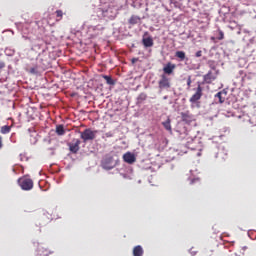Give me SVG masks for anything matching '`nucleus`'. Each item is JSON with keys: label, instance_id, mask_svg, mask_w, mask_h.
<instances>
[{"label": "nucleus", "instance_id": "nucleus-1", "mask_svg": "<svg viewBox=\"0 0 256 256\" xmlns=\"http://www.w3.org/2000/svg\"><path fill=\"white\" fill-rule=\"evenodd\" d=\"M97 133V130L86 128L83 132H80V139H82L83 143H87V141H93V139L97 137Z\"/></svg>", "mask_w": 256, "mask_h": 256}, {"label": "nucleus", "instance_id": "nucleus-2", "mask_svg": "<svg viewBox=\"0 0 256 256\" xmlns=\"http://www.w3.org/2000/svg\"><path fill=\"white\" fill-rule=\"evenodd\" d=\"M18 184L23 191H31V189H33V180L27 176L20 178Z\"/></svg>", "mask_w": 256, "mask_h": 256}, {"label": "nucleus", "instance_id": "nucleus-3", "mask_svg": "<svg viewBox=\"0 0 256 256\" xmlns=\"http://www.w3.org/2000/svg\"><path fill=\"white\" fill-rule=\"evenodd\" d=\"M217 75H219V71H217V69L215 68V66H213L209 72L204 75L203 79H204V83H207L208 85H210V83L212 81H215V79H217Z\"/></svg>", "mask_w": 256, "mask_h": 256}, {"label": "nucleus", "instance_id": "nucleus-4", "mask_svg": "<svg viewBox=\"0 0 256 256\" xmlns=\"http://www.w3.org/2000/svg\"><path fill=\"white\" fill-rule=\"evenodd\" d=\"M47 68L41 66V65H33V66H27L26 71L30 75H43L45 73V70Z\"/></svg>", "mask_w": 256, "mask_h": 256}, {"label": "nucleus", "instance_id": "nucleus-5", "mask_svg": "<svg viewBox=\"0 0 256 256\" xmlns=\"http://www.w3.org/2000/svg\"><path fill=\"white\" fill-rule=\"evenodd\" d=\"M158 87L159 89H169L171 87V79L167 75L162 74L158 82Z\"/></svg>", "mask_w": 256, "mask_h": 256}, {"label": "nucleus", "instance_id": "nucleus-6", "mask_svg": "<svg viewBox=\"0 0 256 256\" xmlns=\"http://www.w3.org/2000/svg\"><path fill=\"white\" fill-rule=\"evenodd\" d=\"M201 97H203V87H201V83L198 82L196 92L190 98V103H197V101H199V99H201Z\"/></svg>", "mask_w": 256, "mask_h": 256}, {"label": "nucleus", "instance_id": "nucleus-7", "mask_svg": "<svg viewBox=\"0 0 256 256\" xmlns=\"http://www.w3.org/2000/svg\"><path fill=\"white\" fill-rule=\"evenodd\" d=\"M79 145H81V140L73 139L72 142L68 144L70 152L78 153L79 149H81V147H79Z\"/></svg>", "mask_w": 256, "mask_h": 256}, {"label": "nucleus", "instance_id": "nucleus-8", "mask_svg": "<svg viewBox=\"0 0 256 256\" xmlns=\"http://www.w3.org/2000/svg\"><path fill=\"white\" fill-rule=\"evenodd\" d=\"M123 161L125 163H128V165H133V163H135V161H137V157H135V154H133L131 152H126L123 155Z\"/></svg>", "mask_w": 256, "mask_h": 256}, {"label": "nucleus", "instance_id": "nucleus-9", "mask_svg": "<svg viewBox=\"0 0 256 256\" xmlns=\"http://www.w3.org/2000/svg\"><path fill=\"white\" fill-rule=\"evenodd\" d=\"M181 117L182 121H184V123H187L188 125L195 121V116H193V114H191L190 112H182Z\"/></svg>", "mask_w": 256, "mask_h": 256}, {"label": "nucleus", "instance_id": "nucleus-10", "mask_svg": "<svg viewBox=\"0 0 256 256\" xmlns=\"http://www.w3.org/2000/svg\"><path fill=\"white\" fill-rule=\"evenodd\" d=\"M102 167L103 169H106L107 171H111L113 169V158L108 157L102 161Z\"/></svg>", "mask_w": 256, "mask_h": 256}, {"label": "nucleus", "instance_id": "nucleus-11", "mask_svg": "<svg viewBox=\"0 0 256 256\" xmlns=\"http://www.w3.org/2000/svg\"><path fill=\"white\" fill-rule=\"evenodd\" d=\"M215 99H218L219 103H225V99H227V91L223 90V91L218 92L215 95Z\"/></svg>", "mask_w": 256, "mask_h": 256}, {"label": "nucleus", "instance_id": "nucleus-12", "mask_svg": "<svg viewBox=\"0 0 256 256\" xmlns=\"http://www.w3.org/2000/svg\"><path fill=\"white\" fill-rule=\"evenodd\" d=\"M164 75H173V71H175V65H167L163 68Z\"/></svg>", "mask_w": 256, "mask_h": 256}, {"label": "nucleus", "instance_id": "nucleus-13", "mask_svg": "<svg viewBox=\"0 0 256 256\" xmlns=\"http://www.w3.org/2000/svg\"><path fill=\"white\" fill-rule=\"evenodd\" d=\"M142 44L146 48L147 47H153V45H154L153 38H151V37L143 38L142 39Z\"/></svg>", "mask_w": 256, "mask_h": 256}, {"label": "nucleus", "instance_id": "nucleus-14", "mask_svg": "<svg viewBox=\"0 0 256 256\" xmlns=\"http://www.w3.org/2000/svg\"><path fill=\"white\" fill-rule=\"evenodd\" d=\"M143 253H144V250L141 245L135 246L133 248V256H142Z\"/></svg>", "mask_w": 256, "mask_h": 256}, {"label": "nucleus", "instance_id": "nucleus-15", "mask_svg": "<svg viewBox=\"0 0 256 256\" xmlns=\"http://www.w3.org/2000/svg\"><path fill=\"white\" fill-rule=\"evenodd\" d=\"M175 57H176L179 61H185V59H187V56H186V54H185L184 51H176Z\"/></svg>", "mask_w": 256, "mask_h": 256}, {"label": "nucleus", "instance_id": "nucleus-16", "mask_svg": "<svg viewBox=\"0 0 256 256\" xmlns=\"http://www.w3.org/2000/svg\"><path fill=\"white\" fill-rule=\"evenodd\" d=\"M163 127L166 129V131H169L171 133V119H167L165 122H162Z\"/></svg>", "mask_w": 256, "mask_h": 256}, {"label": "nucleus", "instance_id": "nucleus-17", "mask_svg": "<svg viewBox=\"0 0 256 256\" xmlns=\"http://www.w3.org/2000/svg\"><path fill=\"white\" fill-rule=\"evenodd\" d=\"M56 134L59 136L65 135V127L63 125L56 126Z\"/></svg>", "mask_w": 256, "mask_h": 256}, {"label": "nucleus", "instance_id": "nucleus-18", "mask_svg": "<svg viewBox=\"0 0 256 256\" xmlns=\"http://www.w3.org/2000/svg\"><path fill=\"white\" fill-rule=\"evenodd\" d=\"M103 79H105L107 85H115V80L111 76L102 75Z\"/></svg>", "mask_w": 256, "mask_h": 256}, {"label": "nucleus", "instance_id": "nucleus-19", "mask_svg": "<svg viewBox=\"0 0 256 256\" xmlns=\"http://www.w3.org/2000/svg\"><path fill=\"white\" fill-rule=\"evenodd\" d=\"M0 132L2 133V135H7V133H11V126H2Z\"/></svg>", "mask_w": 256, "mask_h": 256}, {"label": "nucleus", "instance_id": "nucleus-20", "mask_svg": "<svg viewBox=\"0 0 256 256\" xmlns=\"http://www.w3.org/2000/svg\"><path fill=\"white\" fill-rule=\"evenodd\" d=\"M128 23L130 25H137V23H139V17L138 16H131Z\"/></svg>", "mask_w": 256, "mask_h": 256}, {"label": "nucleus", "instance_id": "nucleus-21", "mask_svg": "<svg viewBox=\"0 0 256 256\" xmlns=\"http://www.w3.org/2000/svg\"><path fill=\"white\" fill-rule=\"evenodd\" d=\"M217 33L218 37L216 39H218V41H223L225 39V33L221 29H218Z\"/></svg>", "mask_w": 256, "mask_h": 256}, {"label": "nucleus", "instance_id": "nucleus-22", "mask_svg": "<svg viewBox=\"0 0 256 256\" xmlns=\"http://www.w3.org/2000/svg\"><path fill=\"white\" fill-rule=\"evenodd\" d=\"M55 14L57 17V21H61V19H63V10H56Z\"/></svg>", "mask_w": 256, "mask_h": 256}, {"label": "nucleus", "instance_id": "nucleus-23", "mask_svg": "<svg viewBox=\"0 0 256 256\" xmlns=\"http://www.w3.org/2000/svg\"><path fill=\"white\" fill-rule=\"evenodd\" d=\"M191 83H192L191 76H189L188 79H187L188 89L191 87Z\"/></svg>", "mask_w": 256, "mask_h": 256}, {"label": "nucleus", "instance_id": "nucleus-24", "mask_svg": "<svg viewBox=\"0 0 256 256\" xmlns=\"http://www.w3.org/2000/svg\"><path fill=\"white\" fill-rule=\"evenodd\" d=\"M202 55H203V52L199 50L196 52L195 57H201Z\"/></svg>", "mask_w": 256, "mask_h": 256}, {"label": "nucleus", "instance_id": "nucleus-25", "mask_svg": "<svg viewBox=\"0 0 256 256\" xmlns=\"http://www.w3.org/2000/svg\"><path fill=\"white\" fill-rule=\"evenodd\" d=\"M39 256H49V251L45 250L44 253H39Z\"/></svg>", "mask_w": 256, "mask_h": 256}, {"label": "nucleus", "instance_id": "nucleus-26", "mask_svg": "<svg viewBox=\"0 0 256 256\" xmlns=\"http://www.w3.org/2000/svg\"><path fill=\"white\" fill-rule=\"evenodd\" d=\"M193 183H199V178H195L191 180V185H193Z\"/></svg>", "mask_w": 256, "mask_h": 256}, {"label": "nucleus", "instance_id": "nucleus-27", "mask_svg": "<svg viewBox=\"0 0 256 256\" xmlns=\"http://www.w3.org/2000/svg\"><path fill=\"white\" fill-rule=\"evenodd\" d=\"M0 149H3V137L0 136Z\"/></svg>", "mask_w": 256, "mask_h": 256}, {"label": "nucleus", "instance_id": "nucleus-28", "mask_svg": "<svg viewBox=\"0 0 256 256\" xmlns=\"http://www.w3.org/2000/svg\"><path fill=\"white\" fill-rule=\"evenodd\" d=\"M140 99H143V100H145V99H147V95H145V94H140Z\"/></svg>", "mask_w": 256, "mask_h": 256}, {"label": "nucleus", "instance_id": "nucleus-29", "mask_svg": "<svg viewBox=\"0 0 256 256\" xmlns=\"http://www.w3.org/2000/svg\"><path fill=\"white\" fill-rule=\"evenodd\" d=\"M105 136H106V137H113V133L108 132V133L105 134Z\"/></svg>", "mask_w": 256, "mask_h": 256}, {"label": "nucleus", "instance_id": "nucleus-30", "mask_svg": "<svg viewBox=\"0 0 256 256\" xmlns=\"http://www.w3.org/2000/svg\"><path fill=\"white\" fill-rule=\"evenodd\" d=\"M211 41H215V37L212 36V37H211Z\"/></svg>", "mask_w": 256, "mask_h": 256}, {"label": "nucleus", "instance_id": "nucleus-31", "mask_svg": "<svg viewBox=\"0 0 256 256\" xmlns=\"http://www.w3.org/2000/svg\"><path fill=\"white\" fill-rule=\"evenodd\" d=\"M167 65H171V63H168Z\"/></svg>", "mask_w": 256, "mask_h": 256}]
</instances>
